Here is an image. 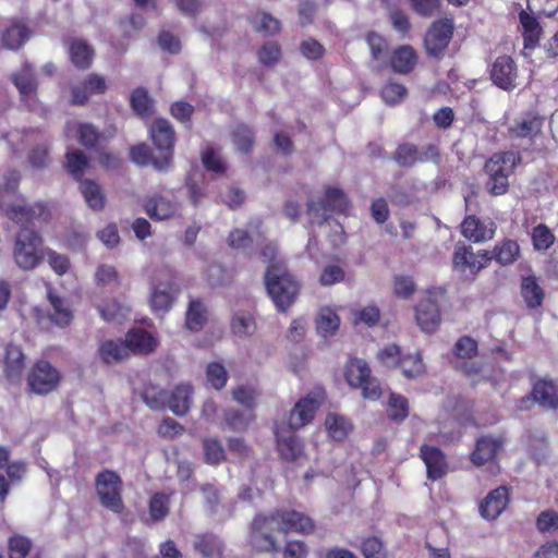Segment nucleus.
Masks as SVG:
<instances>
[{"mask_svg":"<svg viewBox=\"0 0 558 558\" xmlns=\"http://www.w3.org/2000/svg\"><path fill=\"white\" fill-rule=\"evenodd\" d=\"M359 549L364 558H388V549L384 541L376 535L363 537Z\"/></svg>","mask_w":558,"mask_h":558,"instance_id":"nucleus-45","label":"nucleus"},{"mask_svg":"<svg viewBox=\"0 0 558 558\" xmlns=\"http://www.w3.org/2000/svg\"><path fill=\"white\" fill-rule=\"evenodd\" d=\"M116 129L106 130L100 132L95 125L87 122L78 123L76 135L78 143L85 148L98 151L102 144L108 143L113 138Z\"/></svg>","mask_w":558,"mask_h":558,"instance_id":"nucleus-23","label":"nucleus"},{"mask_svg":"<svg viewBox=\"0 0 558 558\" xmlns=\"http://www.w3.org/2000/svg\"><path fill=\"white\" fill-rule=\"evenodd\" d=\"M265 284L279 312L288 311L300 292V283L284 264H272L267 267Z\"/></svg>","mask_w":558,"mask_h":558,"instance_id":"nucleus-2","label":"nucleus"},{"mask_svg":"<svg viewBox=\"0 0 558 558\" xmlns=\"http://www.w3.org/2000/svg\"><path fill=\"white\" fill-rule=\"evenodd\" d=\"M524 49L534 50L541 40L543 28L536 16L522 10L519 13Z\"/></svg>","mask_w":558,"mask_h":558,"instance_id":"nucleus-29","label":"nucleus"},{"mask_svg":"<svg viewBox=\"0 0 558 558\" xmlns=\"http://www.w3.org/2000/svg\"><path fill=\"white\" fill-rule=\"evenodd\" d=\"M25 356L22 350L15 345H9L5 350L4 364L10 375H19L24 368Z\"/></svg>","mask_w":558,"mask_h":558,"instance_id":"nucleus-58","label":"nucleus"},{"mask_svg":"<svg viewBox=\"0 0 558 558\" xmlns=\"http://www.w3.org/2000/svg\"><path fill=\"white\" fill-rule=\"evenodd\" d=\"M520 292L529 308H537L542 306L545 299V292L535 276L530 275L522 278Z\"/></svg>","mask_w":558,"mask_h":558,"instance_id":"nucleus-34","label":"nucleus"},{"mask_svg":"<svg viewBox=\"0 0 558 558\" xmlns=\"http://www.w3.org/2000/svg\"><path fill=\"white\" fill-rule=\"evenodd\" d=\"M148 134L158 153L155 169L167 170L172 165L177 140L173 125L165 118H157L151 122Z\"/></svg>","mask_w":558,"mask_h":558,"instance_id":"nucleus-6","label":"nucleus"},{"mask_svg":"<svg viewBox=\"0 0 558 558\" xmlns=\"http://www.w3.org/2000/svg\"><path fill=\"white\" fill-rule=\"evenodd\" d=\"M61 380V374L48 361L35 362L27 375L29 389L37 395H48L57 389Z\"/></svg>","mask_w":558,"mask_h":558,"instance_id":"nucleus-13","label":"nucleus"},{"mask_svg":"<svg viewBox=\"0 0 558 558\" xmlns=\"http://www.w3.org/2000/svg\"><path fill=\"white\" fill-rule=\"evenodd\" d=\"M454 34V22L451 17L435 20L427 28L423 47L428 58L441 60L449 48Z\"/></svg>","mask_w":558,"mask_h":558,"instance_id":"nucleus-8","label":"nucleus"},{"mask_svg":"<svg viewBox=\"0 0 558 558\" xmlns=\"http://www.w3.org/2000/svg\"><path fill=\"white\" fill-rule=\"evenodd\" d=\"M315 324L319 335L323 337L332 336L339 329L340 317L333 310L326 306L319 311Z\"/></svg>","mask_w":558,"mask_h":558,"instance_id":"nucleus-42","label":"nucleus"},{"mask_svg":"<svg viewBox=\"0 0 558 558\" xmlns=\"http://www.w3.org/2000/svg\"><path fill=\"white\" fill-rule=\"evenodd\" d=\"M201 160L203 167L216 174H223L227 170V166L221 156L215 150L214 147H206L201 153Z\"/></svg>","mask_w":558,"mask_h":558,"instance_id":"nucleus-55","label":"nucleus"},{"mask_svg":"<svg viewBox=\"0 0 558 558\" xmlns=\"http://www.w3.org/2000/svg\"><path fill=\"white\" fill-rule=\"evenodd\" d=\"M521 162V155L517 151L495 153L484 166L488 175L485 182L486 190L493 196H500L509 190V177Z\"/></svg>","mask_w":558,"mask_h":558,"instance_id":"nucleus-3","label":"nucleus"},{"mask_svg":"<svg viewBox=\"0 0 558 558\" xmlns=\"http://www.w3.org/2000/svg\"><path fill=\"white\" fill-rule=\"evenodd\" d=\"M69 54L75 68L87 70L94 59V49L83 39H72L69 44Z\"/></svg>","mask_w":558,"mask_h":558,"instance_id":"nucleus-36","label":"nucleus"},{"mask_svg":"<svg viewBox=\"0 0 558 558\" xmlns=\"http://www.w3.org/2000/svg\"><path fill=\"white\" fill-rule=\"evenodd\" d=\"M231 140L239 154L248 155L254 148L255 132L251 126L240 123L232 130Z\"/></svg>","mask_w":558,"mask_h":558,"instance_id":"nucleus-38","label":"nucleus"},{"mask_svg":"<svg viewBox=\"0 0 558 558\" xmlns=\"http://www.w3.org/2000/svg\"><path fill=\"white\" fill-rule=\"evenodd\" d=\"M143 208L153 220H166L177 213V203L159 194L144 199Z\"/></svg>","mask_w":558,"mask_h":558,"instance_id":"nucleus-28","label":"nucleus"},{"mask_svg":"<svg viewBox=\"0 0 558 558\" xmlns=\"http://www.w3.org/2000/svg\"><path fill=\"white\" fill-rule=\"evenodd\" d=\"M397 368L401 369L402 375L408 379L417 378L425 373V364L420 353L404 354Z\"/></svg>","mask_w":558,"mask_h":558,"instance_id":"nucleus-47","label":"nucleus"},{"mask_svg":"<svg viewBox=\"0 0 558 558\" xmlns=\"http://www.w3.org/2000/svg\"><path fill=\"white\" fill-rule=\"evenodd\" d=\"M392 159L400 168H412L418 163L420 150L412 143H401L397 146Z\"/></svg>","mask_w":558,"mask_h":558,"instance_id":"nucleus-43","label":"nucleus"},{"mask_svg":"<svg viewBox=\"0 0 558 558\" xmlns=\"http://www.w3.org/2000/svg\"><path fill=\"white\" fill-rule=\"evenodd\" d=\"M282 57L281 47L276 41H268L264 44L257 51L259 63L266 66L275 65Z\"/></svg>","mask_w":558,"mask_h":558,"instance_id":"nucleus-59","label":"nucleus"},{"mask_svg":"<svg viewBox=\"0 0 558 558\" xmlns=\"http://www.w3.org/2000/svg\"><path fill=\"white\" fill-rule=\"evenodd\" d=\"M478 345L475 339L463 336L453 345V354L461 360H472L477 355Z\"/></svg>","mask_w":558,"mask_h":558,"instance_id":"nucleus-61","label":"nucleus"},{"mask_svg":"<svg viewBox=\"0 0 558 558\" xmlns=\"http://www.w3.org/2000/svg\"><path fill=\"white\" fill-rule=\"evenodd\" d=\"M32 35L31 28L22 21L14 20L2 33V44L10 50L21 49Z\"/></svg>","mask_w":558,"mask_h":558,"instance_id":"nucleus-30","label":"nucleus"},{"mask_svg":"<svg viewBox=\"0 0 558 558\" xmlns=\"http://www.w3.org/2000/svg\"><path fill=\"white\" fill-rule=\"evenodd\" d=\"M510 502L509 487L501 485L488 493L480 504L481 515L489 521L496 520Z\"/></svg>","mask_w":558,"mask_h":558,"instance_id":"nucleus-20","label":"nucleus"},{"mask_svg":"<svg viewBox=\"0 0 558 558\" xmlns=\"http://www.w3.org/2000/svg\"><path fill=\"white\" fill-rule=\"evenodd\" d=\"M420 458L426 466V477L430 482L441 480L449 471L446 453L436 446L423 444L420 447Z\"/></svg>","mask_w":558,"mask_h":558,"instance_id":"nucleus-17","label":"nucleus"},{"mask_svg":"<svg viewBox=\"0 0 558 558\" xmlns=\"http://www.w3.org/2000/svg\"><path fill=\"white\" fill-rule=\"evenodd\" d=\"M207 322V310L199 300H192L186 311L185 325L192 331L201 330Z\"/></svg>","mask_w":558,"mask_h":558,"instance_id":"nucleus-46","label":"nucleus"},{"mask_svg":"<svg viewBox=\"0 0 558 558\" xmlns=\"http://www.w3.org/2000/svg\"><path fill=\"white\" fill-rule=\"evenodd\" d=\"M531 239L537 252H546L556 241L554 232L545 223H538L533 228Z\"/></svg>","mask_w":558,"mask_h":558,"instance_id":"nucleus-50","label":"nucleus"},{"mask_svg":"<svg viewBox=\"0 0 558 558\" xmlns=\"http://www.w3.org/2000/svg\"><path fill=\"white\" fill-rule=\"evenodd\" d=\"M179 292L180 284L173 268L161 266L154 269L150 306L155 313L168 312Z\"/></svg>","mask_w":558,"mask_h":558,"instance_id":"nucleus-4","label":"nucleus"},{"mask_svg":"<svg viewBox=\"0 0 558 558\" xmlns=\"http://www.w3.org/2000/svg\"><path fill=\"white\" fill-rule=\"evenodd\" d=\"M322 405V400L315 395H307L304 398H301L293 409L290 411L288 422H283L286 426L293 428L295 430L304 427L310 424Z\"/></svg>","mask_w":558,"mask_h":558,"instance_id":"nucleus-19","label":"nucleus"},{"mask_svg":"<svg viewBox=\"0 0 558 558\" xmlns=\"http://www.w3.org/2000/svg\"><path fill=\"white\" fill-rule=\"evenodd\" d=\"M128 347V352L134 354L147 355L154 352L158 345V340L143 328H132L123 340Z\"/></svg>","mask_w":558,"mask_h":558,"instance_id":"nucleus-26","label":"nucleus"},{"mask_svg":"<svg viewBox=\"0 0 558 558\" xmlns=\"http://www.w3.org/2000/svg\"><path fill=\"white\" fill-rule=\"evenodd\" d=\"M502 447V440L490 435L476 439L474 450L470 453V461L475 466H483L496 460L498 451Z\"/></svg>","mask_w":558,"mask_h":558,"instance_id":"nucleus-24","label":"nucleus"},{"mask_svg":"<svg viewBox=\"0 0 558 558\" xmlns=\"http://www.w3.org/2000/svg\"><path fill=\"white\" fill-rule=\"evenodd\" d=\"M32 549V542L23 535L14 534L8 539L9 558H26Z\"/></svg>","mask_w":558,"mask_h":558,"instance_id":"nucleus-56","label":"nucleus"},{"mask_svg":"<svg viewBox=\"0 0 558 558\" xmlns=\"http://www.w3.org/2000/svg\"><path fill=\"white\" fill-rule=\"evenodd\" d=\"M538 532L554 533L558 531V512L554 509L542 511L535 522Z\"/></svg>","mask_w":558,"mask_h":558,"instance_id":"nucleus-64","label":"nucleus"},{"mask_svg":"<svg viewBox=\"0 0 558 558\" xmlns=\"http://www.w3.org/2000/svg\"><path fill=\"white\" fill-rule=\"evenodd\" d=\"M269 515L278 532L283 534L311 535L316 529L315 522L310 515L294 509H275Z\"/></svg>","mask_w":558,"mask_h":558,"instance_id":"nucleus-11","label":"nucleus"},{"mask_svg":"<svg viewBox=\"0 0 558 558\" xmlns=\"http://www.w3.org/2000/svg\"><path fill=\"white\" fill-rule=\"evenodd\" d=\"M143 401L151 410H165L168 401V391L154 384H147L141 393Z\"/></svg>","mask_w":558,"mask_h":558,"instance_id":"nucleus-44","label":"nucleus"},{"mask_svg":"<svg viewBox=\"0 0 558 558\" xmlns=\"http://www.w3.org/2000/svg\"><path fill=\"white\" fill-rule=\"evenodd\" d=\"M206 378L211 387L220 390L227 385L228 373L222 364L218 362H211L207 365Z\"/></svg>","mask_w":558,"mask_h":558,"instance_id":"nucleus-62","label":"nucleus"},{"mask_svg":"<svg viewBox=\"0 0 558 558\" xmlns=\"http://www.w3.org/2000/svg\"><path fill=\"white\" fill-rule=\"evenodd\" d=\"M490 253L492 260L494 259L501 266L512 265L520 257V245L515 240L504 239L497 242Z\"/></svg>","mask_w":558,"mask_h":558,"instance_id":"nucleus-33","label":"nucleus"},{"mask_svg":"<svg viewBox=\"0 0 558 558\" xmlns=\"http://www.w3.org/2000/svg\"><path fill=\"white\" fill-rule=\"evenodd\" d=\"M95 488L104 508L116 514H121L124 511L123 481L118 472L109 469L100 471L95 477Z\"/></svg>","mask_w":558,"mask_h":558,"instance_id":"nucleus-7","label":"nucleus"},{"mask_svg":"<svg viewBox=\"0 0 558 558\" xmlns=\"http://www.w3.org/2000/svg\"><path fill=\"white\" fill-rule=\"evenodd\" d=\"M461 234L473 243H483L494 238L496 226L493 221L485 223L475 215H468L460 225Z\"/></svg>","mask_w":558,"mask_h":558,"instance_id":"nucleus-22","label":"nucleus"},{"mask_svg":"<svg viewBox=\"0 0 558 558\" xmlns=\"http://www.w3.org/2000/svg\"><path fill=\"white\" fill-rule=\"evenodd\" d=\"M48 300L52 306L50 319L59 327H66L73 318L71 310L66 306L65 301L57 295L51 289L48 290Z\"/></svg>","mask_w":558,"mask_h":558,"instance_id":"nucleus-40","label":"nucleus"},{"mask_svg":"<svg viewBox=\"0 0 558 558\" xmlns=\"http://www.w3.org/2000/svg\"><path fill=\"white\" fill-rule=\"evenodd\" d=\"M12 82L20 93L21 101L29 109L35 110L39 104L37 92L38 82L33 66L24 63L12 74Z\"/></svg>","mask_w":558,"mask_h":558,"instance_id":"nucleus-16","label":"nucleus"},{"mask_svg":"<svg viewBox=\"0 0 558 558\" xmlns=\"http://www.w3.org/2000/svg\"><path fill=\"white\" fill-rule=\"evenodd\" d=\"M80 191L93 210L100 211L105 208L106 196L96 181L86 179L80 182Z\"/></svg>","mask_w":558,"mask_h":558,"instance_id":"nucleus-39","label":"nucleus"},{"mask_svg":"<svg viewBox=\"0 0 558 558\" xmlns=\"http://www.w3.org/2000/svg\"><path fill=\"white\" fill-rule=\"evenodd\" d=\"M380 94L386 104L397 105L407 97L408 89L401 83L389 81L383 86Z\"/></svg>","mask_w":558,"mask_h":558,"instance_id":"nucleus-57","label":"nucleus"},{"mask_svg":"<svg viewBox=\"0 0 558 558\" xmlns=\"http://www.w3.org/2000/svg\"><path fill=\"white\" fill-rule=\"evenodd\" d=\"M544 119L535 112H527L521 120L509 128L511 138H529L534 141L542 132Z\"/></svg>","mask_w":558,"mask_h":558,"instance_id":"nucleus-27","label":"nucleus"},{"mask_svg":"<svg viewBox=\"0 0 558 558\" xmlns=\"http://www.w3.org/2000/svg\"><path fill=\"white\" fill-rule=\"evenodd\" d=\"M417 63V53L410 45L396 48L390 57L392 70L400 74H409Z\"/></svg>","mask_w":558,"mask_h":558,"instance_id":"nucleus-31","label":"nucleus"},{"mask_svg":"<svg viewBox=\"0 0 558 558\" xmlns=\"http://www.w3.org/2000/svg\"><path fill=\"white\" fill-rule=\"evenodd\" d=\"M98 354L101 362L107 365L120 363L130 355L128 352V347L121 339L106 340L101 342L98 348Z\"/></svg>","mask_w":558,"mask_h":558,"instance_id":"nucleus-35","label":"nucleus"},{"mask_svg":"<svg viewBox=\"0 0 558 558\" xmlns=\"http://www.w3.org/2000/svg\"><path fill=\"white\" fill-rule=\"evenodd\" d=\"M131 107L140 117H148L153 112V101L144 87L135 88L130 98Z\"/></svg>","mask_w":558,"mask_h":558,"instance_id":"nucleus-52","label":"nucleus"},{"mask_svg":"<svg viewBox=\"0 0 558 558\" xmlns=\"http://www.w3.org/2000/svg\"><path fill=\"white\" fill-rule=\"evenodd\" d=\"M535 401L541 407L551 410L558 409V379L543 377L537 379L532 387L530 396L521 398V408L530 400Z\"/></svg>","mask_w":558,"mask_h":558,"instance_id":"nucleus-18","label":"nucleus"},{"mask_svg":"<svg viewBox=\"0 0 558 558\" xmlns=\"http://www.w3.org/2000/svg\"><path fill=\"white\" fill-rule=\"evenodd\" d=\"M489 78L497 88L512 92L518 87L519 66L508 54L497 57L489 68Z\"/></svg>","mask_w":558,"mask_h":558,"instance_id":"nucleus-14","label":"nucleus"},{"mask_svg":"<svg viewBox=\"0 0 558 558\" xmlns=\"http://www.w3.org/2000/svg\"><path fill=\"white\" fill-rule=\"evenodd\" d=\"M193 387L189 384H180L168 393L167 405L175 415H184L192 403Z\"/></svg>","mask_w":558,"mask_h":558,"instance_id":"nucleus-32","label":"nucleus"},{"mask_svg":"<svg viewBox=\"0 0 558 558\" xmlns=\"http://www.w3.org/2000/svg\"><path fill=\"white\" fill-rule=\"evenodd\" d=\"M21 173L10 170L3 174L0 182V211L11 221L21 226L16 233L13 258L19 268L32 270L44 259V240L32 228L35 221H47L50 211L46 203L26 204L25 198L17 194Z\"/></svg>","mask_w":558,"mask_h":558,"instance_id":"nucleus-1","label":"nucleus"},{"mask_svg":"<svg viewBox=\"0 0 558 558\" xmlns=\"http://www.w3.org/2000/svg\"><path fill=\"white\" fill-rule=\"evenodd\" d=\"M192 547L201 558H225V541L214 532L207 531L195 534Z\"/></svg>","mask_w":558,"mask_h":558,"instance_id":"nucleus-21","label":"nucleus"},{"mask_svg":"<svg viewBox=\"0 0 558 558\" xmlns=\"http://www.w3.org/2000/svg\"><path fill=\"white\" fill-rule=\"evenodd\" d=\"M204 461L210 465H219L226 461V452L221 441L216 437L203 439Z\"/></svg>","mask_w":558,"mask_h":558,"instance_id":"nucleus-49","label":"nucleus"},{"mask_svg":"<svg viewBox=\"0 0 558 558\" xmlns=\"http://www.w3.org/2000/svg\"><path fill=\"white\" fill-rule=\"evenodd\" d=\"M409 400L400 393L390 392L386 408L388 418L395 423H401L409 416Z\"/></svg>","mask_w":558,"mask_h":558,"instance_id":"nucleus-41","label":"nucleus"},{"mask_svg":"<svg viewBox=\"0 0 558 558\" xmlns=\"http://www.w3.org/2000/svg\"><path fill=\"white\" fill-rule=\"evenodd\" d=\"M274 524L269 513H257L250 525L247 545L255 554H275L280 550L277 538L271 533Z\"/></svg>","mask_w":558,"mask_h":558,"instance_id":"nucleus-9","label":"nucleus"},{"mask_svg":"<svg viewBox=\"0 0 558 558\" xmlns=\"http://www.w3.org/2000/svg\"><path fill=\"white\" fill-rule=\"evenodd\" d=\"M403 356L401 348L396 343L384 345L376 354L378 362L390 368H397Z\"/></svg>","mask_w":558,"mask_h":558,"instance_id":"nucleus-54","label":"nucleus"},{"mask_svg":"<svg viewBox=\"0 0 558 558\" xmlns=\"http://www.w3.org/2000/svg\"><path fill=\"white\" fill-rule=\"evenodd\" d=\"M295 433V429L286 426L284 423L276 424V445L281 460L294 462L304 456V444Z\"/></svg>","mask_w":558,"mask_h":558,"instance_id":"nucleus-15","label":"nucleus"},{"mask_svg":"<svg viewBox=\"0 0 558 558\" xmlns=\"http://www.w3.org/2000/svg\"><path fill=\"white\" fill-rule=\"evenodd\" d=\"M349 207L350 201L341 189L327 187L324 199L307 203L306 213L312 223L323 225L328 218L327 213L336 211L344 214Z\"/></svg>","mask_w":558,"mask_h":558,"instance_id":"nucleus-10","label":"nucleus"},{"mask_svg":"<svg viewBox=\"0 0 558 558\" xmlns=\"http://www.w3.org/2000/svg\"><path fill=\"white\" fill-rule=\"evenodd\" d=\"M251 23L255 31L265 35H276L281 31V23L278 19L267 12H258L252 19Z\"/></svg>","mask_w":558,"mask_h":558,"instance_id":"nucleus-51","label":"nucleus"},{"mask_svg":"<svg viewBox=\"0 0 558 558\" xmlns=\"http://www.w3.org/2000/svg\"><path fill=\"white\" fill-rule=\"evenodd\" d=\"M343 376L351 388L361 389L362 397L372 401L383 395L380 383L372 376L368 363L359 357H350L344 365Z\"/></svg>","mask_w":558,"mask_h":558,"instance_id":"nucleus-5","label":"nucleus"},{"mask_svg":"<svg viewBox=\"0 0 558 558\" xmlns=\"http://www.w3.org/2000/svg\"><path fill=\"white\" fill-rule=\"evenodd\" d=\"M255 320L250 314H236L231 320V329L239 337H246L255 331Z\"/></svg>","mask_w":558,"mask_h":558,"instance_id":"nucleus-63","label":"nucleus"},{"mask_svg":"<svg viewBox=\"0 0 558 558\" xmlns=\"http://www.w3.org/2000/svg\"><path fill=\"white\" fill-rule=\"evenodd\" d=\"M130 159L140 167L151 165L155 168L157 156L153 155L151 148L146 143H141L130 148Z\"/></svg>","mask_w":558,"mask_h":558,"instance_id":"nucleus-60","label":"nucleus"},{"mask_svg":"<svg viewBox=\"0 0 558 558\" xmlns=\"http://www.w3.org/2000/svg\"><path fill=\"white\" fill-rule=\"evenodd\" d=\"M89 167V159L84 151L73 149L65 154L64 169L75 181H84L83 177Z\"/></svg>","mask_w":558,"mask_h":558,"instance_id":"nucleus-37","label":"nucleus"},{"mask_svg":"<svg viewBox=\"0 0 558 558\" xmlns=\"http://www.w3.org/2000/svg\"><path fill=\"white\" fill-rule=\"evenodd\" d=\"M492 262L490 253L487 250H480L473 253L471 245L458 243L452 255V266L458 272H470L475 277L483 268L487 267Z\"/></svg>","mask_w":558,"mask_h":558,"instance_id":"nucleus-12","label":"nucleus"},{"mask_svg":"<svg viewBox=\"0 0 558 558\" xmlns=\"http://www.w3.org/2000/svg\"><path fill=\"white\" fill-rule=\"evenodd\" d=\"M415 318L424 332H435L441 322L438 304L430 299L420 301L415 307Z\"/></svg>","mask_w":558,"mask_h":558,"instance_id":"nucleus-25","label":"nucleus"},{"mask_svg":"<svg viewBox=\"0 0 558 558\" xmlns=\"http://www.w3.org/2000/svg\"><path fill=\"white\" fill-rule=\"evenodd\" d=\"M325 425L328 435L338 441L347 438L350 429L352 428V425L347 418L333 413H330L326 416Z\"/></svg>","mask_w":558,"mask_h":558,"instance_id":"nucleus-48","label":"nucleus"},{"mask_svg":"<svg viewBox=\"0 0 558 558\" xmlns=\"http://www.w3.org/2000/svg\"><path fill=\"white\" fill-rule=\"evenodd\" d=\"M169 496L163 493H156L150 497L148 511L154 522H159L169 514Z\"/></svg>","mask_w":558,"mask_h":558,"instance_id":"nucleus-53","label":"nucleus"}]
</instances>
